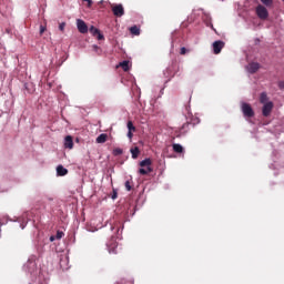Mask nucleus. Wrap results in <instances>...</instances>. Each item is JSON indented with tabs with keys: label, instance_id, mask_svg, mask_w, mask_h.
I'll return each instance as SVG.
<instances>
[{
	"label": "nucleus",
	"instance_id": "obj_1",
	"mask_svg": "<svg viewBox=\"0 0 284 284\" xmlns=\"http://www.w3.org/2000/svg\"><path fill=\"white\" fill-rule=\"evenodd\" d=\"M140 168L141 169H139V174H141L142 176L150 174L151 172H153L152 160L151 159L142 160L140 162Z\"/></svg>",
	"mask_w": 284,
	"mask_h": 284
},
{
	"label": "nucleus",
	"instance_id": "obj_2",
	"mask_svg": "<svg viewBox=\"0 0 284 284\" xmlns=\"http://www.w3.org/2000/svg\"><path fill=\"white\" fill-rule=\"evenodd\" d=\"M255 12L258 19H261L262 21H265L267 17H270V12L267 11V8L263 7L262 4H258L255 8Z\"/></svg>",
	"mask_w": 284,
	"mask_h": 284
},
{
	"label": "nucleus",
	"instance_id": "obj_3",
	"mask_svg": "<svg viewBox=\"0 0 284 284\" xmlns=\"http://www.w3.org/2000/svg\"><path fill=\"white\" fill-rule=\"evenodd\" d=\"M272 110H274V102L268 101L262 108L263 116H270L272 114Z\"/></svg>",
	"mask_w": 284,
	"mask_h": 284
},
{
	"label": "nucleus",
	"instance_id": "obj_4",
	"mask_svg": "<svg viewBox=\"0 0 284 284\" xmlns=\"http://www.w3.org/2000/svg\"><path fill=\"white\" fill-rule=\"evenodd\" d=\"M242 112L244 116H247L248 119H252V116H254V110L252 109V105L247 103L242 104Z\"/></svg>",
	"mask_w": 284,
	"mask_h": 284
},
{
	"label": "nucleus",
	"instance_id": "obj_5",
	"mask_svg": "<svg viewBox=\"0 0 284 284\" xmlns=\"http://www.w3.org/2000/svg\"><path fill=\"white\" fill-rule=\"evenodd\" d=\"M77 28L81 34H88V24H85V21L78 19Z\"/></svg>",
	"mask_w": 284,
	"mask_h": 284
},
{
	"label": "nucleus",
	"instance_id": "obj_6",
	"mask_svg": "<svg viewBox=\"0 0 284 284\" xmlns=\"http://www.w3.org/2000/svg\"><path fill=\"white\" fill-rule=\"evenodd\" d=\"M223 48H225V42L221 40L213 42L214 54H221V50H223Z\"/></svg>",
	"mask_w": 284,
	"mask_h": 284
},
{
	"label": "nucleus",
	"instance_id": "obj_7",
	"mask_svg": "<svg viewBox=\"0 0 284 284\" xmlns=\"http://www.w3.org/2000/svg\"><path fill=\"white\" fill-rule=\"evenodd\" d=\"M112 12H113L114 17H123L125 14L123 4H116L115 7H113Z\"/></svg>",
	"mask_w": 284,
	"mask_h": 284
},
{
	"label": "nucleus",
	"instance_id": "obj_8",
	"mask_svg": "<svg viewBox=\"0 0 284 284\" xmlns=\"http://www.w3.org/2000/svg\"><path fill=\"white\" fill-rule=\"evenodd\" d=\"M247 70L250 72V74H256V72H258V70H261V64L258 62H251L247 65Z\"/></svg>",
	"mask_w": 284,
	"mask_h": 284
},
{
	"label": "nucleus",
	"instance_id": "obj_9",
	"mask_svg": "<svg viewBox=\"0 0 284 284\" xmlns=\"http://www.w3.org/2000/svg\"><path fill=\"white\" fill-rule=\"evenodd\" d=\"M89 31L91 34H93V37H98L99 41H103V34L101 33V31L99 29H97V27L91 26Z\"/></svg>",
	"mask_w": 284,
	"mask_h": 284
},
{
	"label": "nucleus",
	"instance_id": "obj_10",
	"mask_svg": "<svg viewBox=\"0 0 284 284\" xmlns=\"http://www.w3.org/2000/svg\"><path fill=\"white\" fill-rule=\"evenodd\" d=\"M64 148L67 150H72V148H74V140L72 139V135H67L64 138Z\"/></svg>",
	"mask_w": 284,
	"mask_h": 284
},
{
	"label": "nucleus",
	"instance_id": "obj_11",
	"mask_svg": "<svg viewBox=\"0 0 284 284\" xmlns=\"http://www.w3.org/2000/svg\"><path fill=\"white\" fill-rule=\"evenodd\" d=\"M118 247L119 244H116V242H112L110 245H108L109 254H119Z\"/></svg>",
	"mask_w": 284,
	"mask_h": 284
},
{
	"label": "nucleus",
	"instance_id": "obj_12",
	"mask_svg": "<svg viewBox=\"0 0 284 284\" xmlns=\"http://www.w3.org/2000/svg\"><path fill=\"white\" fill-rule=\"evenodd\" d=\"M68 174V169L63 168V165L57 166V175L58 176H65Z\"/></svg>",
	"mask_w": 284,
	"mask_h": 284
},
{
	"label": "nucleus",
	"instance_id": "obj_13",
	"mask_svg": "<svg viewBox=\"0 0 284 284\" xmlns=\"http://www.w3.org/2000/svg\"><path fill=\"white\" fill-rule=\"evenodd\" d=\"M260 103H262L263 105H265V103H270V98L267 97L266 92H262L260 94Z\"/></svg>",
	"mask_w": 284,
	"mask_h": 284
},
{
	"label": "nucleus",
	"instance_id": "obj_14",
	"mask_svg": "<svg viewBox=\"0 0 284 284\" xmlns=\"http://www.w3.org/2000/svg\"><path fill=\"white\" fill-rule=\"evenodd\" d=\"M130 152L132 154V159H139V154H141V150H139V146L132 148Z\"/></svg>",
	"mask_w": 284,
	"mask_h": 284
},
{
	"label": "nucleus",
	"instance_id": "obj_15",
	"mask_svg": "<svg viewBox=\"0 0 284 284\" xmlns=\"http://www.w3.org/2000/svg\"><path fill=\"white\" fill-rule=\"evenodd\" d=\"M173 152H175L176 154H183V146L181 144H173Z\"/></svg>",
	"mask_w": 284,
	"mask_h": 284
},
{
	"label": "nucleus",
	"instance_id": "obj_16",
	"mask_svg": "<svg viewBox=\"0 0 284 284\" xmlns=\"http://www.w3.org/2000/svg\"><path fill=\"white\" fill-rule=\"evenodd\" d=\"M95 141L97 143H105V141H108V134L101 133Z\"/></svg>",
	"mask_w": 284,
	"mask_h": 284
},
{
	"label": "nucleus",
	"instance_id": "obj_17",
	"mask_svg": "<svg viewBox=\"0 0 284 284\" xmlns=\"http://www.w3.org/2000/svg\"><path fill=\"white\" fill-rule=\"evenodd\" d=\"M130 32H131V34L139 37V34H141V29H139V27H136V26H133L130 28Z\"/></svg>",
	"mask_w": 284,
	"mask_h": 284
},
{
	"label": "nucleus",
	"instance_id": "obj_18",
	"mask_svg": "<svg viewBox=\"0 0 284 284\" xmlns=\"http://www.w3.org/2000/svg\"><path fill=\"white\" fill-rule=\"evenodd\" d=\"M126 128L130 132H136V126H134V123H132V121H128Z\"/></svg>",
	"mask_w": 284,
	"mask_h": 284
},
{
	"label": "nucleus",
	"instance_id": "obj_19",
	"mask_svg": "<svg viewBox=\"0 0 284 284\" xmlns=\"http://www.w3.org/2000/svg\"><path fill=\"white\" fill-rule=\"evenodd\" d=\"M120 65L124 70V72H128V70H130V62L128 61L121 62Z\"/></svg>",
	"mask_w": 284,
	"mask_h": 284
},
{
	"label": "nucleus",
	"instance_id": "obj_20",
	"mask_svg": "<svg viewBox=\"0 0 284 284\" xmlns=\"http://www.w3.org/2000/svg\"><path fill=\"white\" fill-rule=\"evenodd\" d=\"M123 154V149L116 148L113 150V156H121Z\"/></svg>",
	"mask_w": 284,
	"mask_h": 284
},
{
	"label": "nucleus",
	"instance_id": "obj_21",
	"mask_svg": "<svg viewBox=\"0 0 284 284\" xmlns=\"http://www.w3.org/2000/svg\"><path fill=\"white\" fill-rule=\"evenodd\" d=\"M63 236H65V234L62 231H57L55 239L58 241H61V239H63Z\"/></svg>",
	"mask_w": 284,
	"mask_h": 284
},
{
	"label": "nucleus",
	"instance_id": "obj_22",
	"mask_svg": "<svg viewBox=\"0 0 284 284\" xmlns=\"http://www.w3.org/2000/svg\"><path fill=\"white\" fill-rule=\"evenodd\" d=\"M264 6H267V7H270V6H272V3H274V1L273 0H260Z\"/></svg>",
	"mask_w": 284,
	"mask_h": 284
},
{
	"label": "nucleus",
	"instance_id": "obj_23",
	"mask_svg": "<svg viewBox=\"0 0 284 284\" xmlns=\"http://www.w3.org/2000/svg\"><path fill=\"white\" fill-rule=\"evenodd\" d=\"M124 185H125V190L128 192H130L132 190V184L130 183V181H126Z\"/></svg>",
	"mask_w": 284,
	"mask_h": 284
},
{
	"label": "nucleus",
	"instance_id": "obj_24",
	"mask_svg": "<svg viewBox=\"0 0 284 284\" xmlns=\"http://www.w3.org/2000/svg\"><path fill=\"white\" fill-rule=\"evenodd\" d=\"M59 30H60L61 32H63V31L65 30V22H61V23L59 24Z\"/></svg>",
	"mask_w": 284,
	"mask_h": 284
},
{
	"label": "nucleus",
	"instance_id": "obj_25",
	"mask_svg": "<svg viewBox=\"0 0 284 284\" xmlns=\"http://www.w3.org/2000/svg\"><path fill=\"white\" fill-rule=\"evenodd\" d=\"M47 28L45 26L41 24L40 26V34H43V32H45Z\"/></svg>",
	"mask_w": 284,
	"mask_h": 284
},
{
	"label": "nucleus",
	"instance_id": "obj_26",
	"mask_svg": "<svg viewBox=\"0 0 284 284\" xmlns=\"http://www.w3.org/2000/svg\"><path fill=\"white\" fill-rule=\"evenodd\" d=\"M186 52H187V49H185V47H182L180 49V54H186Z\"/></svg>",
	"mask_w": 284,
	"mask_h": 284
},
{
	"label": "nucleus",
	"instance_id": "obj_27",
	"mask_svg": "<svg viewBox=\"0 0 284 284\" xmlns=\"http://www.w3.org/2000/svg\"><path fill=\"white\" fill-rule=\"evenodd\" d=\"M278 88H280V90H284V81L278 82Z\"/></svg>",
	"mask_w": 284,
	"mask_h": 284
},
{
	"label": "nucleus",
	"instance_id": "obj_28",
	"mask_svg": "<svg viewBox=\"0 0 284 284\" xmlns=\"http://www.w3.org/2000/svg\"><path fill=\"white\" fill-rule=\"evenodd\" d=\"M132 132H135V131H129V132H128V138H129L130 140H132V136H134V134H133Z\"/></svg>",
	"mask_w": 284,
	"mask_h": 284
},
{
	"label": "nucleus",
	"instance_id": "obj_29",
	"mask_svg": "<svg viewBox=\"0 0 284 284\" xmlns=\"http://www.w3.org/2000/svg\"><path fill=\"white\" fill-rule=\"evenodd\" d=\"M119 196V194L116 193V191H113V194H112V196H111V199H116Z\"/></svg>",
	"mask_w": 284,
	"mask_h": 284
},
{
	"label": "nucleus",
	"instance_id": "obj_30",
	"mask_svg": "<svg viewBox=\"0 0 284 284\" xmlns=\"http://www.w3.org/2000/svg\"><path fill=\"white\" fill-rule=\"evenodd\" d=\"M50 241H51V243H53V241H57V236H54V235L50 236Z\"/></svg>",
	"mask_w": 284,
	"mask_h": 284
},
{
	"label": "nucleus",
	"instance_id": "obj_31",
	"mask_svg": "<svg viewBox=\"0 0 284 284\" xmlns=\"http://www.w3.org/2000/svg\"><path fill=\"white\" fill-rule=\"evenodd\" d=\"M88 2V7L90 8V6H92V0H84Z\"/></svg>",
	"mask_w": 284,
	"mask_h": 284
},
{
	"label": "nucleus",
	"instance_id": "obj_32",
	"mask_svg": "<svg viewBox=\"0 0 284 284\" xmlns=\"http://www.w3.org/2000/svg\"><path fill=\"white\" fill-rule=\"evenodd\" d=\"M185 125H187V124H184L183 128H185Z\"/></svg>",
	"mask_w": 284,
	"mask_h": 284
}]
</instances>
